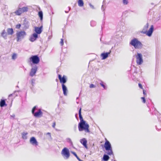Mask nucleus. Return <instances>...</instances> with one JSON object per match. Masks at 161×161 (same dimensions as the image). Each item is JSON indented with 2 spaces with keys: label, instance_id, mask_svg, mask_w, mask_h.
Here are the masks:
<instances>
[{
  "label": "nucleus",
  "instance_id": "11",
  "mask_svg": "<svg viewBox=\"0 0 161 161\" xmlns=\"http://www.w3.org/2000/svg\"><path fill=\"white\" fill-rule=\"evenodd\" d=\"M30 142L33 145L37 146L38 145V142L34 137H32L31 138Z\"/></svg>",
  "mask_w": 161,
  "mask_h": 161
},
{
  "label": "nucleus",
  "instance_id": "17",
  "mask_svg": "<svg viewBox=\"0 0 161 161\" xmlns=\"http://www.w3.org/2000/svg\"><path fill=\"white\" fill-rule=\"evenodd\" d=\"M62 86L64 95L65 96L67 95V89L66 87L64 84H62Z\"/></svg>",
  "mask_w": 161,
  "mask_h": 161
},
{
  "label": "nucleus",
  "instance_id": "20",
  "mask_svg": "<svg viewBox=\"0 0 161 161\" xmlns=\"http://www.w3.org/2000/svg\"><path fill=\"white\" fill-rule=\"evenodd\" d=\"M109 54V53H102L101 54V56L102 57L103 59H104L107 58L108 56V55Z\"/></svg>",
  "mask_w": 161,
  "mask_h": 161
},
{
  "label": "nucleus",
  "instance_id": "19",
  "mask_svg": "<svg viewBox=\"0 0 161 161\" xmlns=\"http://www.w3.org/2000/svg\"><path fill=\"white\" fill-rule=\"evenodd\" d=\"M7 31L8 35H12L14 33L13 29L12 28H8Z\"/></svg>",
  "mask_w": 161,
  "mask_h": 161
},
{
  "label": "nucleus",
  "instance_id": "18",
  "mask_svg": "<svg viewBox=\"0 0 161 161\" xmlns=\"http://www.w3.org/2000/svg\"><path fill=\"white\" fill-rule=\"evenodd\" d=\"M8 35V33L6 32V31L5 30H3L1 33V36L5 39H7Z\"/></svg>",
  "mask_w": 161,
  "mask_h": 161
},
{
  "label": "nucleus",
  "instance_id": "35",
  "mask_svg": "<svg viewBox=\"0 0 161 161\" xmlns=\"http://www.w3.org/2000/svg\"><path fill=\"white\" fill-rule=\"evenodd\" d=\"M89 5L92 8L94 9V6L93 5H92L91 3L89 4Z\"/></svg>",
  "mask_w": 161,
  "mask_h": 161
},
{
  "label": "nucleus",
  "instance_id": "12",
  "mask_svg": "<svg viewBox=\"0 0 161 161\" xmlns=\"http://www.w3.org/2000/svg\"><path fill=\"white\" fill-rule=\"evenodd\" d=\"M37 37V34L36 33H34L31 36L29 40L31 42H33L36 39Z\"/></svg>",
  "mask_w": 161,
  "mask_h": 161
},
{
  "label": "nucleus",
  "instance_id": "15",
  "mask_svg": "<svg viewBox=\"0 0 161 161\" xmlns=\"http://www.w3.org/2000/svg\"><path fill=\"white\" fill-rule=\"evenodd\" d=\"M42 26L40 27H35V31L37 34H40L41 33L42 31Z\"/></svg>",
  "mask_w": 161,
  "mask_h": 161
},
{
  "label": "nucleus",
  "instance_id": "16",
  "mask_svg": "<svg viewBox=\"0 0 161 161\" xmlns=\"http://www.w3.org/2000/svg\"><path fill=\"white\" fill-rule=\"evenodd\" d=\"M42 115V112L41 109H39L38 111L36 112L34 114V116L35 117H41Z\"/></svg>",
  "mask_w": 161,
  "mask_h": 161
},
{
  "label": "nucleus",
  "instance_id": "33",
  "mask_svg": "<svg viewBox=\"0 0 161 161\" xmlns=\"http://www.w3.org/2000/svg\"><path fill=\"white\" fill-rule=\"evenodd\" d=\"M95 87V86L93 84H91L90 85V88H94Z\"/></svg>",
  "mask_w": 161,
  "mask_h": 161
},
{
  "label": "nucleus",
  "instance_id": "37",
  "mask_svg": "<svg viewBox=\"0 0 161 161\" xmlns=\"http://www.w3.org/2000/svg\"><path fill=\"white\" fill-rule=\"evenodd\" d=\"M100 85H101V86H103L104 89H105V86L104 85H103V83L102 82V83H100Z\"/></svg>",
  "mask_w": 161,
  "mask_h": 161
},
{
  "label": "nucleus",
  "instance_id": "28",
  "mask_svg": "<svg viewBox=\"0 0 161 161\" xmlns=\"http://www.w3.org/2000/svg\"><path fill=\"white\" fill-rule=\"evenodd\" d=\"M36 108V106H35L34 107H33V108L32 109V114H33V115H34V114L35 113H34V112H35V109Z\"/></svg>",
  "mask_w": 161,
  "mask_h": 161
},
{
  "label": "nucleus",
  "instance_id": "5",
  "mask_svg": "<svg viewBox=\"0 0 161 161\" xmlns=\"http://www.w3.org/2000/svg\"><path fill=\"white\" fill-rule=\"evenodd\" d=\"M26 32L23 31H17L16 33L17 41L19 42L26 36Z\"/></svg>",
  "mask_w": 161,
  "mask_h": 161
},
{
  "label": "nucleus",
  "instance_id": "10",
  "mask_svg": "<svg viewBox=\"0 0 161 161\" xmlns=\"http://www.w3.org/2000/svg\"><path fill=\"white\" fill-rule=\"evenodd\" d=\"M58 78L60 80V82L62 84H64L66 82V77L64 75L63 77H62L60 75H58Z\"/></svg>",
  "mask_w": 161,
  "mask_h": 161
},
{
  "label": "nucleus",
  "instance_id": "39",
  "mask_svg": "<svg viewBox=\"0 0 161 161\" xmlns=\"http://www.w3.org/2000/svg\"><path fill=\"white\" fill-rule=\"evenodd\" d=\"M68 141L69 142H72V141H71V139H70V138H68Z\"/></svg>",
  "mask_w": 161,
  "mask_h": 161
},
{
  "label": "nucleus",
  "instance_id": "34",
  "mask_svg": "<svg viewBox=\"0 0 161 161\" xmlns=\"http://www.w3.org/2000/svg\"><path fill=\"white\" fill-rule=\"evenodd\" d=\"M138 86H139V87L140 88H141L142 89H143V87H142V84H141L139 83L138 84Z\"/></svg>",
  "mask_w": 161,
  "mask_h": 161
},
{
  "label": "nucleus",
  "instance_id": "24",
  "mask_svg": "<svg viewBox=\"0 0 161 161\" xmlns=\"http://www.w3.org/2000/svg\"><path fill=\"white\" fill-rule=\"evenodd\" d=\"M38 15L40 18L41 20L43 18V13L42 11H39L38 13Z\"/></svg>",
  "mask_w": 161,
  "mask_h": 161
},
{
  "label": "nucleus",
  "instance_id": "3",
  "mask_svg": "<svg viewBox=\"0 0 161 161\" xmlns=\"http://www.w3.org/2000/svg\"><path fill=\"white\" fill-rule=\"evenodd\" d=\"M106 141L104 143V147L106 150L107 151V153L108 155L113 154V152L111 145L109 142L105 138Z\"/></svg>",
  "mask_w": 161,
  "mask_h": 161
},
{
  "label": "nucleus",
  "instance_id": "32",
  "mask_svg": "<svg viewBox=\"0 0 161 161\" xmlns=\"http://www.w3.org/2000/svg\"><path fill=\"white\" fill-rule=\"evenodd\" d=\"M60 43L61 44V45L62 46H63L64 44V41H63V39H61V41H60Z\"/></svg>",
  "mask_w": 161,
  "mask_h": 161
},
{
  "label": "nucleus",
  "instance_id": "25",
  "mask_svg": "<svg viewBox=\"0 0 161 161\" xmlns=\"http://www.w3.org/2000/svg\"><path fill=\"white\" fill-rule=\"evenodd\" d=\"M27 133H23L22 134V137L23 139H26L27 137L26 135L27 134Z\"/></svg>",
  "mask_w": 161,
  "mask_h": 161
},
{
  "label": "nucleus",
  "instance_id": "22",
  "mask_svg": "<svg viewBox=\"0 0 161 161\" xmlns=\"http://www.w3.org/2000/svg\"><path fill=\"white\" fill-rule=\"evenodd\" d=\"M5 105H6L5 101L4 100H1L0 102V106L1 107H3Z\"/></svg>",
  "mask_w": 161,
  "mask_h": 161
},
{
  "label": "nucleus",
  "instance_id": "30",
  "mask_svg": "<svg viewBox=\"0 0 161 161\" xmlns=\"http://www.w3.org/2000/svg\"><path fill=\"white\" fill-rule=\"evenodd\" d=\"M123 2L125 5H127L128 3V1L127 0H123Z\"/></svg>",
  "mask_w": 161,
  "mask_h": 161
},
{
  "label": "nucleus",
  "instance_id": "21",
  "mask_svg": "<svg viewBox=\"0 0 161 161\" xmlns=\"http://www.w3.org/2000/svg\"><path fill=\"white\" fill-rule=\"evenodd\" d=\"M78 5L80 7H82L84 5V3L83 0H78Z\"/></svg>",
  "mask_w": 161,
  "mask_h": 161
},
{
  "label": "nucleus",
  "instance_id": "4",
  "mask_svg": "<svg viewBox=\"0 0 161 161\" xmlns=\"http://www.w3.org/2000/svg\"><path fill=\"white\" fill-rule=\"evenodd\" d=\"M130 44L133 46L135 48H141L142 46L141 42L136 38L132 39L130 42Z\"/></svg>",
  "mask_w": 161,
  "mask_h": 161
},
{
  "label": "nucleus",
  "instance_id": "31",
  "mask_svg": "<svg viewBox=\"0 0 161 161\" xmlns=\"http://www.w3.org/2000/svg\"><path fill=\"white\" fill-rule=\"evenodd\" d=\"M141 99L142 100V102L143 103H146V100L144 97H142Z\"/></svg>",
  "mask_w": 161,
  "mask_h": 161
},
{
  "label": "nucleus",
  "instance_id": "6",
  "mask_svg": "<svg viewBox=\"0 0 161 161\" xmlns=\"http://www.w3.org/2000/svg\"><path fill=\"white\" fill-rule=\"evenodd\" d=\"M28 8L27 7H23L22 8H19L17 10L14 12V13L17 15H20L21 14L25 12L28 11Z\"/></svg>",
  "mask_w": 161,
  "mask_h": 161
},
{
  "label": "nucleus",
  "instance_id": "7",
  "mask_svg": "<svg viewBox=\"0 0 161 161\" xmlns=\"http://www.w3.org/2000/svg\"><path fill=\"white\" fill-rule=\"evenodd\" d=\"M61 154L63 156L66 157L67 159L69 158L70 156L69 151V149L66 147H64L62 150Z\"/></svg>",
  "mask_w": 161,
  "mask_h": 161
},
{
  "label": "nucleus",
  "instance_id": "23",
  "mask_svg": "<svg viewBox=\"0 0 161 161\" xmlns=\"http://www.w3.org/2000/svg\"><path fill=\"white\" fill-rule=\"evenodd\" d=\"M103 160H104V161H108L109 159V157L108 155L106 154H104L103 155Z\"/></svg>",
  "mask_w": 161,
  "mask_h": 161
},
{
  "label": "nucleus",
  "instance_id": "8",
  "mask_svg": "<svg viewBox=\"0 0 161 161\" xmlns=\"http://www.w3.org/2000/svg\"><path fill=\"white\" fill-rule=\"evenodd\" d=\"M136 58L137 64L139 65L141 64L143 62L142 54L141 53H137L136 56Z\"/></svg>",
  "mask_w": 161,
  "mask_h": 161
},
{
  "label": "nucleus",
  "instance_id": "14",
  "mask_svg": "<svg viewBox=\"0 0 161 161\" xmlns=\"http://www.w3.org/2000/svg\"><path fill=\"white\" fill-rule=\"evenodd\" d=\"M80 142L87 149L88 147L87 144V141L85 138L80 139Z\"/></svg>",
  "mask_w": 161,
  "mask_h": 161
},
{
  "label": "nucleus",
  "instance_id": "41",
  "mask_svg": "<svg viewBox=\"0 0 161 161\" xmlns=\"http://www.w3.org/2000/svg\"><path fill=\"white\" fill-rule=\"evenodd\" d=\"M12 95H13L12 94H10L8 96V97H10L11 96H12Z\"/></svg>",
  "mask_w": 161,
  "mask_h": 161
},
{
  "label": "nucleus",
  "instance_id": "2",
  "mask_svg": "<svg viewBox=\"0 0 161 161\" xmlns=\"http://www.w3.org/2000/svg\"><path fill=\"white\" fill-rule=\"evenodd\" d=\"M149 24L147 23L146 25L144 26L142 31H141L142 33L143 34H146V35L148 36H151L153 30V26L152 25L151 27L150 28L148 31H147V29L148 28Z\"/></svg>",
  "mask_w": 161,
  "mask_h": 161
},
{
  "label": "nucleus",
  "instance_id": "27",
  "mask_svg": "<svg viewBox=\"0 0 161 161\" xmlns=\"http://www.w3.org/2000/svg\"><path fill=\"white\" fill-rule=\"evenodd\" d=\"M17 55L16 54L14 53L13 54L12 56V59H15L16 58Z\"/></svg>",
  "mask_w": 161,
  "mask_h": 161
},
{
  "label": "nucleus",
  "instance_id": "42",
  "mask_svg": "<svg viewBox=\"0 0 161 161\" xmlns=\"http://www.w3.org/2000/svg\"><path fill=\"white\" fill-rule=\"evenodd\" d=\"M114 161H116L114 160Z\"/></svg>",
  "mask_w": 161,
  "mask_h": 161
},
{
  "label": "nucleus",
  "instance_id": "36",
  "mask_svg": "<svg viewBox=\"0 0 161 161\" xmlns=\"http://www.w3.org/2000/svg\"><path fill=\"white\" fill-rule=\"evenodd\" d=\"M55 125H56V123H55V122H54L53 123V125H52V127L53 128H55Z\"/></svg>",
  "mask_w": 161,
  "mask_h": 161
},
{
  "label": "nucleus",
  "instance_id": "38",
  "mask_svg": "<svg viewBox=\"0 0 161 161\" xmlns=\"http://www.w3.org/2000/svg\"><path fill=\"white\" fill-rule=\"evenodd\" d=\"M143 94H144V95H146V91L144 89L143 90Z\"/></svg>",
  "mask_w": 161,
  "mask_h": 161
},
{
  "label": "nucleus",
  "instance_id": "40",
  "mask_svg": "<svg viewBox=\"0 0 161 161\" xmlns=\"http://www.w3.org/2000/svg\"><path fill=\"white\" fill-rule=\"evenodd\" d=\"M47 134L49 135L50 136H51V134L50 133L48 132L47 133Z\"/></svg>",
  "mask_w": 161,
  "mask_h": 161
},
{
  "label": "nucleus",
  "instance_id": "13",
  "mask_svg": "<svg viewBox=\"0 0 161 161\" xmlns=\"http://www.w3.org/2000/svg\"><path fill=\"white\" fill-rule=\"evenodd\" d=\"M37 68L36 67L32 68L30 73V75L31 76H33L36 73L37 70Z\"/></svg>",
  "mask_w": 161,
  "mask_h": 161
},
{
  "label": "nucleus",
  "instance_id": "9",
  "mask_svg": "<svg viewBox=\"0 0 161 161\" xmlns=\"http://www.w3.org/2000/svg\"><path fill=\"white\" fill-rule=\"evenodd\" d=\"M30 59L34 64H38L40 61L39 58L37 55L33 56L30 58Z\"/></svg>",
  "mask_w": 161,
  "mask_h": 161
},
{
  "label": "nucleus",
  "instance_id": "26",
  "mask_svg": "<svg viewBox=\"0 0 161 161\" xmlns=\"http://www.w3.org/2000/svg\"><path fill=\"white\" fill-rule=\"evenodd\" d=\"M72 153L77 158V159L79 160H80V159L78 157L77 155L76 154L75 152H72Z\"/></svg>",
  "mask_w": 161,
  "mask_h": 161
},
{
  "label": "nucleus",
  "instance_id": "29",
  "mask_svg": "<svg viewBox=\"0 0 161 161\" xmlns=\"http://www.w3.org/2000/svg\"><path fill=\"white\" fill-rule=\"evenodd\" d=\"M21 24H19L17 25H16L15 28L16 29H19L20 28V27H21Z\"/></svg>",
  "mask_w": 161,
  "mask_h": 161
},
{
  "label": "nucleus",
  "instance_id": "1",
  "mask_svg": "<svg viewBox=\"0 0 161 161\" xmlns=\"http://www.w3.org/2000/svg\"><path fill=\"white\" fill-rule=\"evenodd\" d=\"M79 117L80 120V122L78 125V129L80 131H82L83 130L86 133L90 132L89 129V125L86 123V121L84 120L81 114V108H80L79 112Z\"/></svg>",
  "mask_w": 161,
  "mask_h": 161
}]
</instances>
